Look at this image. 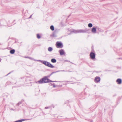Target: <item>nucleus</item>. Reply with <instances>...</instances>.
I'll use <instances>...</instances> for the list:
<instances>
[{
    "mask_svg": "<svg viewBox=\"0 0 122 122\" xmlns=\"http://www.w3.org/2000/svg\"><path fill=\"white\" fill-rule=\"evenodd\" d=\"M38 61L46 66H47L48 63L49 62L45 61L39 60Z\"/></svg>",
    "mask_w": 122,
    "mask_h": 122,
    "instance_id": "5",
    "label": "nucleus"
},
{
    "mask_svg": "<svg viewBox=\"0 0 122 122\" xmlns=\"http://www.w3.org/2000/svg\"><path fill=\"white\" fill-rule=\"evenodd\" d=\"M47 66L51 68H53L54 67V66L52 65L49 62H48V63Z\"/></svg>",
    "mask_w": 122,
    "mask_h": 122,
    "instance_id": "11",
    "label": "nucleus"
},
{
    "mask_svg": "<svg viewBox=\"0 0 122 122\" xmlns=\"http://www.w3.org/2000/svg\"><path fill=\"white\" fill-rule=\"evenodd\" d=\"M58 72L59 71H65L64 70H61V71H57Z\"/></svg>",
    "mask_w": 122,
    "mask_h": 122,
    "instance_id": "21",
    "label": "nucleus"
},
{
    "mask_svg": "<svg viewBox=\"0 0 122 122\" xmlns=\"http://www.w3.org/2000/svg\"><path fill=\"white\" fill-rule=\"evenodd\" d=\"M31 16H32V15H31Z\"/></svg>",
    "mask_w": 122,
    "mask_h": 122,
    "instance_id": "26",
    "label": "nucleus"
},
{
    "mask_svg": "<svg viewBox=\"0 0 122 122\" xmlns=\"http://www.w3.org/2000/svg\"><path fill=\"white\" fill-rule=\"evenodd\" d=\"M52 36L53 37H56V35L54 33L52 35Z\"/></svg>",
    "mask_w": 122,
    "mask_h": 122,
    "instance_id": "18",
    "label": "nucleus"
},
{
    "mask_svg": "<svg viewBox=\"0 0 122 122\" xmlns=\"http://www.w3.org/2000/svg\"><path fill=\"white\" fill-rule=\"evenodd\" d=\"M30 18V16L28 18Z\"/></svg>",
    "mask_w": 122,
    "mask_h": 122,
    "instance_id": "25",
    "label": "nucleus"
},
{
    "mask_svg": "<svg viewBox=\"0 0 122 122\" xmlns=\"http://www.w3.org/2000/svg\"><path fill=\"white\" fill-rule=\"evenodd\" d=\"M50 29L52 31H53L54 30V27L53 25H51L50 26Z\"/></svg>",
    "mask_w": 122,
    "mask_h": 122,
    "instance_id": "16",
    "label": "nucleus"
},
{
    "mask_svg": "<svg viewBox=\"0 0 122 122\" xmlns=\"http://www.w3.org/2000/svg\"><path fill=\"white\" fill-rule=\"evenodd\" d=\"M26 58H29V59H30V57H26Z\"/></svg>",
    "mask_w": 122,
    "mask_h": 122,
    "instance_id": "23",
    "label": "nucleus"
},
{
    "mask_svg": "<svg viewBox=\"0 0 122 122\" xmlns=\"http://www.w3.org/2000/svg\"><path fill=\"white\" fill-rule=\"evenodd\" d=\"M71 33H72L73 32L76 34L78 33V30H75L73 29L71 32Z\"/></svg>",
    "mask_w": 122,
    "mask_h": 122,
    "instance_id": "10",
    "label": "nucleus"
},
{
    "mask_svg": "<svg viewBox=\"0 0 122 122\" xmlns=\"http://www.w3.org/2000/svg\"><path fill=\"white\" fill-rule=\"evenodd\" d=\"M48 51L49 52H51L53 50L52 48L51 47H49L48 49Z\"/></svg>",
    "mask_w": 122,
    "mask_h": 122,
    "instance_id": "13",
    "label": "nucleus"
},
{
    "mask_svg": "<svg viewBox=\"0 0 122 122\" xmlns=\"http://www.w3.org/2000/svg\"><path fill=\"white\" fill-rule=\"evenodd\" d=\"M50 108L49 107H45V108L46 109H47L48 108Z\"/></svg>",
    "mask_w": 122,
    "mask_h": 122,
    "instance_id": "22",
    "label": "nucleus"
},
{
    "mask_svg": "<svg viewBox=\"0 0 122 122\" xmlns=\"http://www.w3.org/2000/svg\"><path fill=\"white\" fill-rule=\"evenodd\" d=\"M56 46L57 48H62L63 45L62 43L60 42H57L56 43Z\"/></svg>",
    "mask_w": 122,
    "mask_h": 122,
    "instance_id": "2",
    "label": "nucleus"
},
{
    "mask_svg": "<svg viewBox=\"0 0 122 122\" xmlns=\"http://www.w3.org/2000/svg\"><path fill=\"white\" fill-rule=\"evenodd\" d=\"M15 51V50L12 49L10 51V52L11 54H13L14 53Z\"/></svg>",
    "mask_w": 122,
    "mask_h": 122,
    "instance_id": "15",
    "label": "nucleus"
},
{
    "mask_svg": "<svg viewBox=\"0 0 122 122\" xmlns=\"http://www.w3.org/2000/svg\"><path fill=\"white\" fill-rule=\"evenodd\" d=\"M59 52L61 55H63L65 53L64 50L62 49L60 50Z\"/></svg>",
    "mask_w": 122,
    "mask_h": 122,
    "instance_id": "7",
    "label": "nucleus"
},
{
    "mask_svg": "<svg viewBox=\"0 0 122 122\" xmlns=\"http://www.w3.org/2000/svg\"><path fill=\"white\" fill-rule=\"evenodd\" d=\"M100 78L99 77L97 76L95 78L94 81L96 82H98L100 81Z\"/></svg>",
    "mask_w": 122,
    "mask_h": 122,
    "instance_id": "6",
    "label": "nucleus"
},
{
    "mask_svg": "<svg viewBox=\"0 0 122 122\" xmlns=\"http://www.w3.org/2000/svg\"><path fill=\"white\" fill-rule=\"evenodd\" d=\"M51 61L53 63H56V60L55 58H53L51 60Z\"/></svg>",
    "mask_w": 122,
    "mask_h": 122,
    "instance_id": "12",
    "label": "nucleus"
},
{
    "mask_svg": "<svg viewBox=\"0 0 122 122\" xmlns=\"http://www.w3.org/2000/svg\"><path fill=\"white\" fill-rule=\"evenodd\" d=\"M90 57L92 60L95 59V53L92 52H91L90 54Z\"/></svg>",
    "mask_w": 122,
    "mask_h": 122,
    "instance_id": "3",
    "label": "nucleus"
},
{
    "mask_svg": "<svg viewBox=\"0 0 122 122\" xmlns=\"http://www.w3.org/2000/svg\"><path fill=\"white\" fill-rule=\"evenodd\" d=\"M37 37L38 39H39L41 38V36L39 34H37Z\"/></svg>",
    "mask_w": 122,
    "mask_h": 122,
    "instance_id": "19",
    "label": "nucleus"
},
{
    "mask_svg": "<svg viewBox=\"0 0 122 122\" xmlns=\"http://www.w3.org/2000/svg\"><path fill=\"white\" fill-rule=\"evenodd\" d=\"M116 82L118 84H121L122 82V79L120 78L116 80Z\"/></svg>",
    "mask_w": 122,
    "mask_h": 122,
    "instance_id": "9",
    "label": "nucleus"
},
{
    "mask_svg": "<svg viewBox=\"0 0 122 122\" xmlns=\"http://www.w3.org/2000/svg\"><path fill=\"white\" fill-rule=\"evenodd\" d=\"M25 120H26L24 119H20V120H18L16 121L15 122H21L23 121H25Z\"/></svg>",
    "mask_w": 122,
    "mask_h": 122,
    "instance_id": "14",
    "label": "nucleus"
},
{
    "mask_svg": "<svg viewBox=\"0 0 122 122\" xmlns=\"http://www.w3.org/2000/svg\"><path fill=\"white\" fill-rule=\"evenodd\" d=\"M93 26V25L91 23H89L88 25V26L89 27L91 28Z\"/></svg>",
    "mask_w": 122,
    "mask_h": 122,
    "instance_id": "17",
    "label": "nucleus"
},
{
    "mask_svg": "<svg viewBox=\"0 0 122 122\" xmlns=\"http://www.w3.org/2000/svg\"><path fill=\"white\" fill-rule=\"evenodd\" d=\"M88 30L86 29L85 30H78V33H85L88 31Z\"/></svg>",
    "mask_w": 122,
    "mask_h": 122,
    "instance_id": "4",
    "label": "nucleus"
},
{
    "mask_svg": "<svg viewBox=\"0 0 122 122\" xmlns=\"http://www.w3.org/2000/svg\"><path fill=\"white\" fill-rule=\"evenodd\" d=\"M53 87H56V86L55 85H54L53 86Z\"/></svg>",
    "mask_w": 122,
    "mask_h": 122,
    "instance_id": "24",
    "label": "nucleus"
},
{
    "mask_svg": "<svg viewBox=\"0 0 122 122\" xmlns=\"http://www.w3.org/2000/svg\"><path fill=\"white\" fill-rule=\"evenodd\" d=\"M48 76H45L42 78L40 80L36 82L37 83L41 84L43 83L50 82H56V81H52L48 79Z\"/></svg>",
    "mask_w": 122,
    "mask_h": 122,
    "instance_id": "1",
    "label": "nucleus"
},
{
    "mask_svg": "<svg viewBox=\"0 0 122 122\" xmlns=\"http://www.w3.org/2000/svg\"><path fill=\"white\" fill-rule=\"evenodd\" d=\"M58 72V71H56V72H52L51 73V74H50V75H49V76H48V77H49V76H51L54 73H55L56 72Z\"/></svg>",
    "mask_w": 122,
    "mask_h": 122,
    "instance_id": "20",
    "label": "nucleus"
},
{
    "mask_svg": "<svg viewBox=\"0 0 122 122\" xmlns=\"http://www.w3.org/2000/svg\"><path fill=\"white\" fill-rule=\"evenodd\" d=\"M91 31L93 33H95L96 32V28L94 27H93Z\"/></svg>",
    "mask_w": 122,
    "mask_h": 122,
    "instance_id": "8",
    "label": "nucleus"
}]
</instances>
